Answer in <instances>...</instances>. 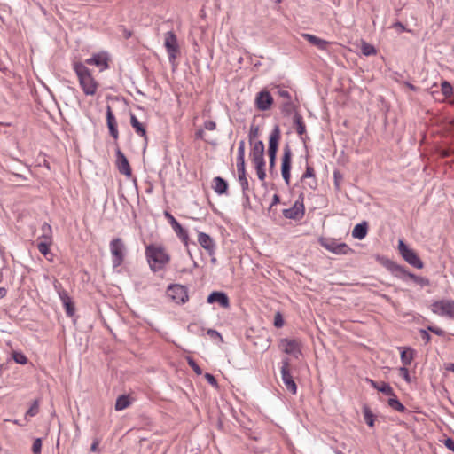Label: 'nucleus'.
Wrapping results in <instances>:
<instances>
[{
  "mask_svg": "<svg viewBox=\"0 0 454 454\" xmlns=\"http://www.w3.org/2000/svg\"><path fill=\"white\" fill-rule=\"evenodd\" d=\"M207 334L213 340H219L221 342H223V336L222 334L215 330V329H208L207 332Z\"/></svg>",
  "mask_w": 454,
  "mask_h": 454,
  "instance_id": "obj_48",
  "label": "nucleus"
},
{
  "mask_svg": "<svg viewBox=\"0 0 454 454\" xmlns=\"http://www.w3.org/2000/svg\"><path fill=\"white\" fill-rule=\"evenodd\" d=\"M366 380L371 384V386L377 389L379 392H381L382 394L388 395H393V387L387 382H380L378 383L377 381H374L371 379H366Z\"/></svg>",
  "mask_w": 454,
  "mask_h": 454,
  "instance_id": "obj_29",
  "label": "nucleus"
},
{
  "mask_svg": "<svg viewBox=\"0 0 454 454\" xmlns=\"http://www.w3.org/2000/svg\"><path fill=\"white\" fill-rule=\"evenodd\" d=\"M304 195L301 193L293 207L283 210V215L291 220H301L305 214Z\"/></svg>",
  "mask_w": 454,
  "mask_h": 454,
  "instance_id": "obj_13",
  "label": "nucleus"
},
{
  "mask_svg": "<svg viewBox=\"0 0 454 454\" xmlns=\"http://www.w3.org/2000/svg\"><path fill=\"white\" fill-rule=\"evenodd\" d=\"M361 53L364 56H370L376 53V49L373 45L362 41L360 47Z\"/></svg>",
  "mask_w": 454,
  "mask_h": 454,
  "instance_id": "obj_37",
  "label": "nucleus"
},
{
  "mask_svg": "<svg viewBox=\"0 0 454 454\" xmlns=\"http://www.w3.org/2000/svg\"><path fill=\"white\" fill-rule=\"evenodd\" d=\"M281 138V129L278 124H276L269 137L268 155L269 168L272 171L275 168L277 153L278 150V143Z\"/></svg>",
  "mask_w": 454,
  "mask_h": 454,
  "instance_id": "obj_4",
  "label": "nucleus"
},
{
  "mask_svg": "<svg viewBox=\"0 0 454 454\" xmlns=\"http://www.w3.org/2000/svg\"><path fill=\"white\" fill-rule=\"evenodd\" d=\"M116 145V167L119 170V172L122 175H125L128 177H130L132 175V170L129 165V162L125 156V154L121 151V149L118 146L117 142H115Z\"/></svg>",
  "mask_w": 454,
  "mask_h": 454,
  "instance_id": "obj_15",
  "label": "nucleus"
},
{
  "mask_svg": "<svg viewBox=\"0 0 454 454\" xmlns=\"http://www.w3.org/2000/svg\"><path fill=\"white\" fill-rule=\"evenodd\" d=\"M42 234L39 236V241H46L47 243H52V229L51 226L43 223L41 226Z\"/></svg>",
  "mask_w": 454,
  "mask_h": 454,
  "instance_id": "obj_31",
  "label": "nucleus"
},
{
  "mask_svg": "<svg viewBox=\"0 0 454 454\" xmlns=\"http://www.w3.org/2000/svg\"><path fill=\"white\" fill-rule=\"evenodd\" d=\"M305 179H311L310 182L308 183V185L310 189L316 190L317 187V179L316 177L315 169L312 166L308 163V157H306V169L301 177V181H304Z\"/></svg>",
  "mask_w": 454,
  "mask_h": 454,
  "instance_id": "obj_23",
  "label": "nucleus"
},
{
  "mask_svg": "<svg viewBox=\"0 0 454 454\" xmlns=\"http://www.w3.org/2000/svg\"><path fill=\"white\" fill-rule=\"evenodd\" d=\"M186 361H187V364H189V366L194 371V372L197 375H201L202 374L201 368L198 365V364L196 363V361L192 357L187 356L186 357Z\"/></svg>",
  "mask_w": 454,
  "mask_h": 454,
  "instance_id": "obj_40",
  "label": "nucleus"
},
{
  "mask_svg": "<svg viewBox=\"0 0 454 454\" xmlns=\"http://www.w3.org/2000/svg\"><path fill=\"white\" fill-rule=\"evenodd\" d=\"M399 374L407 383L411 382V380L407 366L403 365V367L399 368Z\"/></svg>",
  "mask_w": 454,
  "mask_h": 454,
  "instance_id": "obj_45",
  "label": "nucleus"
},
{
  "mask_svg": "<svg viewBox=\"0 0 454 454\" xmlns=\"http://www.w3.org/2000/svg\"><path fill=\"white\" fill-rule=\"evenodd\" d=\"M42 450V440L40 438H36L32 445V451L34 454H40Z\"/></svg>",
  "mask_w": 454,
  "mask_h": 454,
  "instance_id": "obj_47",
  "label": "nucleus"
},
{
  "mask_svg": "<svg viewBox=\"0 0 454 454\" xmlns=\"http://www.w3.org/2000/svg\"><path fill=\"white\" fill-rule=\"evenodd\" d=\"M109 248L112 255L114 268L121 266L125 259L126 246L121 238H114L110 241Z\"/></svg>",
  "mask_w": 454,
  "mask_h": 454,
  "instance_id": "obj_5",
  "label": "nucleus"
},
{
  "mask_svg": "<svg viewBox=\"0 0 454 454\" xmlns=\"http://www.w3.org/2000/svg\"><path fill=\"white\" fill-rule=\"evenodd\" d=\"M368 233V223L363 221L360 223L355 225L352 231V237L359 240L364 239Z\"/></svg>",
  "mask_w": 454,
  "mask_h": 454,
  "instance_id": "obj_26",
  "label": "nucleus"
},
{
  "mask_svg": "<svg viewBox=\"0 0 454 454\" xmlns=\"http://www.w3.org/2000/svg\"><path fill=\"white\" fill-rule=\"evenodd\" d=\"M164 46L168 57H176L179 54V45L176 35L173 31H168L164 35Z\"/></svg>",
  "mask_w": 454,
  "mask_h": 454,
  "instance_id": "obj_16",
  "label": "nucleus"
},
{
  "mask_svg": "<svg viewBox=\"0 0 454 454\" xmlns=\"http://www.w3.org/2000/svg\"><path fill=\"white\" fill-rule=\"evenodd\" d=\"M429 332L430 331H428L427 328L419 330V335H420L421 339L425 341L426 344L429 343L431 340V336L429 334Z\"/></svg>",
  "mask_w": 454,
  "mask_h": 454,
  "instance_id": "obj_51",
  "label": "nucleus"
},
{
  "mask_svg": "<svg viewBox=\"0 0 454 454\" xmlns=\"http://www.w3.org/2000/svg\"><path fill=\"white\" fill-rule=\"evenodd\" d=\"M99 443H100V440L98 439V438H95L93 440V442H92L91 446H90V451L91 452H97Z\"/></svg>",
  "mask_w": 454,
  "mask_h": 454,
  "instance_id": "obj_57",
  "label": "nucleus"
},
{
  "mask_svg": "<svg viewBox=\"0 0 454 454\" xmlns=\"http://www.w3.org/2000/svg\"><path fill=\"white\" fill-rule=\"evenodd\" d=\"M164 216L168 219L170 225H173L174 223H176L177 220L168 212H164Z\"/></svg>",
  "mask_w": 454,
  "mask_h": 454,
  "instance_id": "obj_56",
  "label": "nucleus"
},
{
  "mask_svg": "<svg viewBox=\"0 0 454 454\" xmlns=\"http://www.w3.org/2000/svg\"><path fill=\"white\" fill-rule=\"evenodd\" d=\"M171 227L184 245L187 247L189 242V234L187 230H185L178 222L174 223Z\"/></svg>",
  "mask_w": 454,
  "mask_h": 454,
  "instance_id": "obj_28",
  "label": "nucleus"
},
{
  "mask_svg": "<svg viewBox=\"0 0 454 454\" xmlns=\"http://www.w3.org/2000/svg\"><path fill=\"white\" fill-rule=\"evenodd\" d=\"M273 104V98L271 94L267 90H262L257 93L255 98V106L258 110L266 111L269 110Z\"/></svg>",
  "mask_w": 454,
  "mask_h": 454,
  "instance_id": "obj_20",
  "label": "nucleus"
},
{
  "mask_svg": "<svg viewBox=\"0 0 454 454\" xmlns=\"http://www.w3.org/2000/svg\"><path fill=\"white\" fill-rule=\"evenodd\" d=\"M398 250L403 260L416 269H422L424 263L415 251L410 248L403 239L398 241Z\"/></svg>",
  "mask_w": 454,
  "mask_h": 454,
  "instance_id": "obj_8",
  "label": "nucleus"
},
{
  "mask_svg": "<svg viewBox=\"0 0 454 454\" xmlns=\"http://www.w3.org/2000/svg\"><path fill=\"white\" fill-rule=\"evenodd\" d=\"M389 399L387 401L388 405L399 412H404L406 411L405 406L398 400L396 395L393 391V395H388Z\"/></svg>",
  "mask_w": 454,
  "mask_h": 454,
  "instance_id": "obj_33",
  "label": "nucleus"
},
{
  "mask_svg": "<svg viewBox=\"0 0 454 454\" xmlns=\"http://www.w3.org/2000/svg\"><path fill=\"white\" fill-rule=\"evenodd\" d=\"M237 170H238V176H246V164L245 160L237 159Z\"/></svg>",
  "mask_w": 454,
  "mask_h": 454,
  "instance_id": "obj_42",
  "label": "nucleus"
},
{
  "mask_svg": "<svg viewBox=\"0 0 454 454\" xmlns=\"http://www.w3.org/2000/svg\"><path fill=\"white\" fill-rule=\"evenodd\" d=\"M167 295L177 304H184L189 300L186 286L179 284H171L167 289Z\"/></svg>",
  "mask_w": 454,
  "mask_h": 454,
  "instance_id": "obj_11",
  "label": "nucleus"
},
{
  "mask_svg": "<svg viewBox=\"0 0 454 454\" xmlns=\"http://www.w3.org/2000/svg\"><path fill=\"white\" fill-rule=\"evenodd\" d=\"M280 202V197L278 194H274L272 198V202L270 206V208H271L274 205H277Z\"/></svg>",
  "mask_w": 454,
  "mask_h": 454,
  "instance_id": "obj_63",
  "label": "nucleus"
},
{
  "mask_svg": "<svg viewBox=\"0 0 454 454\" xmlns=\"http://www.w3.org/2000/svg\"><path fill=\"white\" fill-rule=\"evenodd\" d=\"M130 405V400H129V397L128 395H120L117 399H116V402H115V410L120 411H123L125 410L126 408H128L129 406Z\"/></svg>",
  "mask_w": 454,
  "mask_h": 454,
  "instance_id": "obj_34",
  "label": "nucleus"
},
{
  "mask_svg": "<svg viewBox=\"0 0 454 454\" xmlns=\"http://www.w3.org/2000/svg\"><path fill=\"white\" fill-rule=\"evenodd\" d=\"M274 325L277 328H280L284 325V318L280 312H277L274 316Z\"/></svg>",
  "mask_w": 454,
  "mask_h": 454,
  "instance_id": "obj_49",
  "label": "nucleus"
},
{
  "mask_svg": "<svg viewBox=\"0 0 454 454\" xmlns=\"http://www.w3.org/2000/svg\"><path fill=\"white\" fill-rule=\"evenodd\" d=\"M363 413L365 423L368 425V427H373L376 417L367 405L363 407Z\"/></svg>",
  "mask_w": 454,
  "mask_h": 454,
  "instance_id": "obj_35",
  "label": "nucleus"
},
{
  "mask_svg": "<svg viewBox=\"0 0 454 454\" xmlns=\"http://www.w3.org/2000/svg\"><path fill=\"white\" fill-rule=\"evenodd\" d=\"M12 357L14 362L19 364H27L28 362L27 357L20 351H13L12 353Z\"/></svg>",
  "mask_w": 454,
  "mask_h": 454,
  "instance_id": "obj_38",
  "label": "nucleus"
},
{
  "mask_svg": "<svg viewBox=\"0 0 454 454\" xmlns=\"http://www.w3.org/2000/svg\"><path fill=\"white\" fill-rule=\"evenodd\" d=\"M444 445L450 450L454 451V441L451 438H447L444 442Z\"/></svg>",
  "mask_w": 454,
  "mask_h": 454,
  "instance_id": "obj_58",
  "label": "nucleus"
},
{
  "mask_svg": "<svg viewBox=\"0 0 454 454\" xmlns=\"http://www.w3.org/2000/svg\"><path fill=\"white\" fill-rule=\"evenodd\" d=\"M110 59H85L83 63H86V66H96L99 67L100 71H103L106 68H108V63L107 60Z\"/></svg>",
  "mask_w": 454,
  "mask_h": 454,
  "instance_id": "obj_32",
  "label": "nucleus"
},
{
  "mask_svg": "<svg viewBox=\"0 0 454 454\" xmlns=\"http://www.w3.org/2000/svg\"><path fill=\"white\" fill-rule=\"evenodd\" d=\"M281 379L285 385V387L291 394L295 395L297 393V385L290 372V360L286 357L282 359V366L280 369Z\"/></svg>",
  "mask_w": 454,
  "mask_h": 454,
  "instance_id": "obj_9",
  "label": "nucleus"
},
{
  "mask_svg": "<svg viewBox=\"0 0 454 454\" xmlns=\"http://www.w3.org/2000/svg\"><path fill=\"white\" fill-rule=\"evenodd\" d=\"M281 346L283 348V351L288 355L293 356L295 358H298L300 355H301L300 342L294 339H283L281 340Z\"/></svg>",
  "mask_w": 454,
  "mask_h": 454,
  "instance_id": "obj_19",
  "label": "nucleus"
},
{
  "mask_svg": "<svg viewBox=\"0 0 454 454\" xmlns=\"http://www.w3.org/2000/svg\"><path fill=\"white\" fill-rule=\"evenodd\" d=\"M194 136H195L196 139L203 140L204 139V136H205V132H204V130L202 129H199L196 130Z\"/></svg>",
  "mask_w": 454,
  "mask_h": 454,
  "instance_id": "obj_61",
  "label": "nucleus"
},
{
  "mask_svg": "<svg viewBox=\"0 0 454 454\" xmlns=\"http://www.w3.org/2000/svg\"><path fill=\"white\" fill-rule=\"evenodd\" d=\"M400 359L404 366H408L411 364L416 356V350L411 347H400Z\"/></svg>",
  "mask_w": 454,
  "mask_h": 454,
  "instance_id": "obj_24",
  "label": "nucleus"
},
{
  "mask_svg": "<svg viewBox=\"0 0 454 454\" xmlns=\"http://www.w3.org/2000/svg\"><path fill=\"white\" fill-rule=\"evenodd\" d=\"M205 379L211 386H217V380L213 374L207 372L205 374Z\"/></svg>",
  "mask_w": 454,
  "mask_h": 454,
  "instance_id": "obj_53",
  "label": "nucleus"
},
{
  "mask_svg": "<svg viewBox=\"0 0 454 454\" xmlns=\"http://www.w3.org/2000/svg\"><path fill=\"white\" fill-rule=\"evenodd\" d=\"M432 311L441 317H447L454 319V301L441 300L432 303Z\"/></svg>",
  "mask_w": 454,
  "mask_h": 454,
  "instance_id": "obj_12",
  "label": "nucleus"
},
{
  "mask_svg": "<svg viewBox=\"0 0 454 454\" xmlns=\"http://www.w3.org/2000/svg\"><path fill=\"white\" fill-rule=\"evenodd\" d=\"M145 254L153 272L163 270L170 262V255L162 245L149 244L145 247Z\"/></svg>",
  "mask_w": 454,
  "mask_h": 454,
  "instance_id": "obj_3",
  "label": "nucleus"
},
{
  "mask_svg": "<svg viewBox=\"0 0 454 454\" xmlns=\"http://www.w3.org/2000/svg\"><path fill=\"white\" fill-rule=\"evenodd\" d=\"M259 180L263 181L266 177L265 163L254 164Z\"/></svg>",
  "mask_w": 454,
  "mask_h": 454,
  "instance_id": "obj_41",
  "label": "nucleus"
},
{
  "mask_svg": "<svg viewBox=\"0 0 454 454\" xmlns=\"http://www.w3.org/2000/svg\"><path fill=\"white\" fill-rule=\"evenodd\" d=\"M294 125L297 134L303 141H305V138H303L302 136L306 133V126L302 116L298 112H295L294 114Z\"/></svg>",
  "mask_w": 454,
  "mask_h": 454,
  "instance_id": "obj_30",
  "label": "nucleus"
},
{
  "mask_svg": "<svg viewBox=\"0 0 454 454\" xmlns=\"http://www.w3.org/2000/svg\"><path fill=\"white\" fill-rule=\"evenodd\" d=\"M302 36L311 44L317 46L318 49L325 50L329 53H338L342 55L343 57L346 56V52H344V49L337 43H330L327 41H325L316 35H310V34H303Z\"/></svg>",
  "mask_w": 454,
  "mask_h": 454,
  "instance_id": "obj_6",
  "label": "nucleus"
},
{
  "mask_svg": "<svg viewBox=\"0 0 454 454\" xmlns=\"http://www.w3.org/2000/svg\"><path fill=\"white\" fill-rule=\"evenodd\" d=\"M377 261L390 271L395 277L407 282L408 279L412 280L421 287L430 286V280L425 277L417 276L406 270L404 266L399 265L394 261L384 256H378Z\"/></svg>",
  "mask_w": 454,
  "mask_h": 454,
  "instance_id": "obj_2",
  "label": "nucleus"
},
{
  "mask_svg": "<svg viewBox=\"0 0 454 454\" xmlns=\"http://www.w3.org/2000/svg\"><path fill=\"white\" fill-rule=\"evenodd\" d=\"M441 92L446 98H449L454 94V90L451 83L448 81H442L441 82Z\"/></svg>",
  "mask_w": 454,
  "mask_h": 454,
  "instance_id": "obj_36",
  "label": "nucleus"
},
{
  "mask_svg": "<svg viewBox=\"0 0 454 454\" xmlns=\"http://www.w3.org/2000/svg\"><path fill=\"white\" fill-rule=\"evenodd\" d=\"M39 411V406L38 402L35 401L33 404L30 406V408L26 412V417H34L35 416Z\"/></svg>",
  "mask_w": 454,
  "mask_h": 454,
  "instance_id": "obj_43",
  "label": "nucleus"
},
{
  "mask_svg": "<svg viewBox=\"0 0 454 454\" xmlns=\"http://www.w3.org/2000/svg\"><path fill=\"white\" fill-rule=\"evenodd\" d=\"M259 128L257 126H251L250 131L248 134L249 143L250 145H254V139L258 136Z\"/></svg>",
  "mask_w": 454,
  "mask_h": 454,
  "instance_id": "obj_46",
  "label": "nucleus"
},
{
  "mask_svg": "<svg viewBox=\"0 0 454 454\" xmlns=\"http://www.w3.org/2000/svg\"><path fill=\"white\" fill-rule=\"evenodd\" d=\"M72 69L75 73L79 85L86 96H94L97 93L98 83L92 75V70L81 60H73Z\"/></svg>",
  "mask_w": 454,
  "mask_h": 454,
  "instance_id": "obj_1",
  "label": "nucleus"
},
{
  "mask_svg": "<svg viewBox=\"0 0 454 454\" xmlns=\"http://www.w3.org/2000/svg\"><path fill=\"white\" fill-rule=\"evenodd\" d=\"M213 183H214L213 188H214V191L215 193H217L219 195L227 193L229 185L225 179H223L221 176H215L213 179Z\"/></svg>",
  "mask_w": 454,
  "mask_h": 454,
  "instance_id": "obj_27",
  "label": "nucleus"
},
{
  "mask_svg": "<svg viewBox=\"0 0 454 454\" xmlns=\"http://www.w3.org/2000/svg\"><path fill=\"white\" fill-rule=\"evenodd\" d=\"M333 178H334V184L336 187H339L340 180H342L343 176L339 170L333 171Z\"/></svg>",
  "mask_w": 454,
  "mask_h": 454,
  "instance_id": "obj_54",
  "label": "nucleus"
},
{
  "mask_svg": "<svg viewBox=\"0 0 454 454\" xmlns=\"http://www.w3.org/2000/svg\"><path fill=\"white\" fill-rule=\"evenodd\" d=\"M204 128L207 130H215L216 129V122L214 121H206L204 122Z\"/></svg>",
  "mask_w": 454,
  "mask_h": 454,
  "instance_id": "obj_55",
  "label": "nucleus"
},
{
  "mask_svg": "<svg viewBox=\"0 0 454 454\" xmlns=\"http://www.w3.org/2000/svg\"><path fill=\"white\" fill-rule=\"evenodd\" d=\"M0 71L4 74H7L10 72L8 67L3 63L1 59H0Z\"/></svg>",
  "mask_w": 454,
  "mask_h": 454,
  "instance_id": "obj_64",
  "label": "nucleus"
},
{
  "mask_svg": "<svg viewBox=\"0 0 454 454\" xmlns=\"http://www.w3.org/2000/svg\"><path fill=\"white\" fill-rule=\"evenodd\" d=\"M427 330L438 336L445 335V331L434 325H428Z\"/></svg>",
  "mask_w": 454,
  "mask_h": 454,
  "instance_id": "obj_52",
  "label": "nucleus"
},
{
  "mask_svg": "<svg viewBox=\"0 0 454 454\" xmlns=\"http://www.w3.org/2000/svg\"><path fill=\"white\" fill-rule=\"evenodd\" d=\"M292 156V149L288 144H286L283 148V156L281 159V175L287 185L290 184L291 179Z\"/></svg>",
  "mask_w": 454,
  "mask_h": 454,
  "instance_id": "obj_10",
  "label": "nucleus"
},
{
  "mask_svg": "<svg viewBox=\"0 0 454 454\" xmlns=\"http://www.w3.org/2000/svg\"><path fill=\"white\" fill-rule=\"evenodd\" d=\"M242 197H243V207H249L250 199H249L247 192L242 193Z\"/></svg>",
  "mask_w": 454,
  "mask_h": 454,
  "instance_id": "obj_59",
  "label": "nucleus"
},
{
  "mask_svg": "<svg viewBox=\"0 0 454 454\" xmlns=\"http://www.w3.org/2000/svg\"><path fill=\"white\" fill-rule=\"evenodd\" d=\"M54 289L56 290L62 305L65 309L66 315L68 317H72L75 313L74 303L73 302L72 298L69 296L68 293L62 287L61 284L56 283L54 284Z\"/></svg>",
  "mask_w": 454,
  "mask_h": 454,
  "instance_id": "obj_14",
  "label": "nucleus"
},
{
  "mask_svg": "<svg viewBox=\"0 0 454 454\" xmlns=\"http://www.w3.org/2000/svg\"><path fill=\"white\" fill-rule=\"evenodd\" d=\"M198 243L207 251L208 255L214 256L216 251V244L212 237L205 232L198 233Z\"/></svg>",
  "mask_w": 454,
  "mask_h": 454,
  "instance_id": "obj_17",
  "label": "nucleus"
},
{
  "mask_svg": "<svg viewBox=\"0 0 454 454\" xmlns=\"http://www.w3.org/2000/svg\"><path fill=\"white\" fill-rule=\"evenodd\" d=\"M106 124L111 137L117 141L119 137L117 121L110 106H106Z\"/></svg>",
  "mask_w": 454,
  "mask_h": 454,
  "instance_id": "obj_22",
  "label": "nucleus"
},
{
  "mask_svg": "<svg viewBox=\"0 0 454 454\" xmlns=\"http://www.w3.org/2000/svg\"><path fill=\"white\" fill-rule=\"evenodd\" d=\"M51 245V243H47L46 241H38L37 249L43 255H44L46 257L49 254H51V251H50Z\"/></svg>",
  "mask_w": 454,
  "mask_h": 454,
  "instance_id": "obj_39",
  "label": "nucleus"
},
{
  "mask_svg": "<svg viewBox=\"0 0 454 454\" xmlns=\"http://www.w3.org/2000/svg\"><path fill=\"white\" fill-rule=\"evenodd\" d=\"M318 242L324 248L335 254L345 255L354 252L346 243L338 242L332 238H320Z\"/></svg>",
  "mask_w": 454,
  "mask_h": 454,
  "instance_id": "obj_7",
  "label": "nucleus"
},
{
  "mask_svg": "<svg viewBox=\"0 0 454 454\" xmlns=\"http://www.w3.org/2000/svg\"><path fill=\"white\" fill-rule=\"evenodd\" d=\"M130 125L135 129V132L144 138L145 144H147V134L145 127L143 123H141L136 115L130 113Z\"/></svg>",
  "mask_w": 454,
  "mask_h": 454,
  "instance_id": "obj_25",
  "label": "nucleus"
},
{
  "mask_svg": "<svg viewBox=\"0 0 454 454\" xmlns=\"http://www.w3.org/2000/svg\"><path fill=\"white\" fill-rule=\"evenodd\" d=\"M393 27L396 28L399 32L406 31V28L403 26V24L399 21L394 23Z\"/></svg>",
  "mask_w": 454,
  "mask_h": 454,
  "instance_id": "obj_62",
  "label": "nucleus"
},
{
  "mask_svg": "<svg viewBox=\"0 0 454 454\" xmlns=\"http://www.w3.org/2000/svg\"><path fill=\"white\" fill-rule=\"evenodd\" d=\"M209 304L218 303L222 308L228 309L230 307V300L228 295L222 291H213L207 298Z\"/></svg>",
  "mask_w": 454,
  "mask_h": 454,
  "instance_id": "obj_21",
  "label": "nucleus"
},
{
  "mask_svg": "<svg viewBox=\"0 0 454 454\" xmlns=\"http://www.w3.org/2000/svg\"><path fill=\"white\" fill-rule=\"evenodd\" d=\"M252 145V148H251V151L249 153L251 160L254 164L265 163V160H264L265 146H264L263 142L262 140H258V141L254 142V145Z\"/></svg>",
  "mask_w": 454,
  "mask_h": 454,
  "instance_id": "obj_18",
  "label": "nucleus"
},
{
  "mask_svg": "<svg viewBox=\"0 0 454 454\" xmlns=\"http://www.w3.org/2000/svg\"><path fill=\"white\" fill-rule=\"evenodd\" d=\"M392 77L396 82H401V80L403 79L405 77V75H404V73L394 72Z\"/></svg>",
  "mask_w": 454,
  "mask_h": 454,
  "instance_id": "obj_60",
  "label": "nucleus"
},
{
  "mask_svg": "<svg viewBox=\"0 0 454 454\" xmlns=\"http://www.w3.org/2000/svg\"><path fill=\"white\" fill-rule=\"evenodd\" d=\"M237 159L245 160V141L240 140L238 147Z\"/></svg>",
  "mask_w": 454,
  "mask_h": 454,
  "instance_id": "obj_50",
  "label": "nucleus"
},
{
  "mask_svg": "<svg viewBox=\"0 0 454 454\" xmlns=\"http://www.w3.org/2000/svg\"><path fill=\"white\" fill-rule=\"evenodd\" d=\"M238 180L241 186L242 193L247 192L249 188V184L247 176H238Z\"/></svg>",
  "mask_w": 454,
  "mask_h": 454,
  "instance_id": "obj_44",
  "label": "nucleus"
}]
</instances>
